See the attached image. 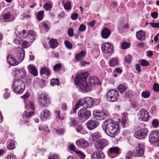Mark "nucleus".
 Here are the masks:
<instances>
[{
    "instance_id": "f257e3e1",
    "label": "nucleus",
    "mask_w": 159,
    "mask_h": 159,
    "mask_svg": "<svg viewBox=\"0 0 159 159\" xmlns=\"http://www.w3.org/2000/svg\"><path fill=\"white\" fill-rule=\"evenodd\" d=\"M102 128L106 133L111 137L115 136L120 132L119 124L112 120H107L104 121Z\"/></svg>"
},
{
    "instance_id": "f03ea898",
    "label": "nucleus",
    "mask_w": 159,
    "mask_h": 159,
    "mask_svg": "<svg viewBox=\"0 0 159 159\" xmlns=\"http://www.w3.org/2000/svg\"><path fill=\"white\" fill-rule=\"evenodd\" d=\"M88 75V73L87 72L78 74L77 75L75 78V84L79 85L80 89L83 92H87L91 89L90 84H89L86 80Z\"/></svg>"
},
{
    "instance_id": "7ed1b4c3",
    "label": "nucleus",
    "mask_w": 159,
    "mask_h": 159,
    "mask_svg": "<svg viewBox=\"0 0 159 159\" xmlns=\"http://www.w3.org/2000/svg\"><path fill=\"white\" fill-rule=\"evenodd\" d=\"M25 86V84L22 80H16L13 82L12 88L15 93L21 94L24 90Z\"/></svg>"
},
{
    "instance_id": "20e7f679",
    "label": "nucleus",
    "mask_w": 159,
    "mask_h": 159,
    "mask_svg": "<svg viewBox=\"0 0 159 159\" xmlns=\"http://www.w3.org/2000/svg\"><path fill=\"white\" fill-rule=\"evenodd\" d=\"M119 93L118 91L114 89L109 90L106 94L107 98L108 101L111 102L116 101L118 99Z\"/></svg>"
},
{
    "instance_id": "39448f33",
    "label": "nucleus",
    "mask_w": 159,
    "mask_h": 159,
    "mask_svg": "<svg viewBox=\"0 0 159 159\" xmlns=\"http://www.w3.org/2000/svg\"><path fill=\"white\" fill-rule=\"evenodd\" d=\"M149 141L151 143H155L157 146H159V130L153 131L149 135Z\"/></svg>"
},
{
    "instance_id": "423d86ee",
    "label": "nucleus",
    "mask_w": 159,
    "mask_h": 159,
    "mask_svg": "<svg viewBox=\"0 0 159 159\" xmlns=\"http://www.w3.org/2000/svg\"><path fill=\"white\" fill-rule=\"evenodd\" d=\"M78 115L79 120H87L91 116V111L85 108H83L79 111Z\"/></svg>"
},
{
    "instance_id": "0eeeda50",
    "label": "nucleus",
    "mask_w": 159,
    "mask_h": 159,
    "mask_svg": "<svg viewBox=\"0 0 159 159\" xmlns=\"http://www.w3.org/2000/svg\"><path fill=\"white\" fill-rule=\"evenodd\" d=\"M39 104L42 107H47L50 104V100L47 96L43 93H42L39 97Z\"/></svg>"
},
{
    "instance_id": "6e6552de",
    "label": "nucleus",
    "mask_w": 159,
    "mask_h": 159,
    "mask_svg": "<svg viewBox=\"0 0 159 159\" xmlns=\"http://www.w3.org/2000/svg\"><path fill=\"white\" fill-rule=\"evenodd\" d=\"M109 143V141L107 139H102L96 142L95 145L98 150L101 151L107 146Z\"/></svg>"
},
{
    "instance_id": "1a4fd4ad",
    "label": "nucleus",
    "mask_w": 159,
    "mask_h": 159,
    "mask_svg": "<svg viewBox=\"0 0 159 159\" xmlns=\"http://www.w3.org/2000/svg\"><path fill=\"white\" fill-rule=\"evenodd\" d=\"M148 132V129L144 128L136 132L134 134V136L139 139H144L147 136Z\"/></svg>"
},
{
    "instance_id": "9d476101",
    "label": "nucleus",
    "mask_w": 159,
    "mask_h": 159,
    "mask_svg": "<svg viewBox=\"0 0 159 159\" xmlns=\"http://www.w3.org/2000/svg\"><path fill=\"white\" fill-rule=\"evenodd\" d=\"M145 147L142 143L139 144L138 147L134 150V155L135 157H141L144 152Z\"/></svg>"
},
{
    "instance_id": "9b49d317",
    "label": "nucleus",
    "mask_w": 159,
    "mask_h": 159,
    "mask_svg": "<svg viewBox=\"0 0 159 159\" xmlns=\"http://www.w3.org/2000/svg\"><path fill=\"white\" fill-rule=\"evenodd\" d=\"M138 116L139 119L143 121H147L149 119V114L148 112L143 109H142L139 111Z\"/></svg>"
},
{
    "instance_id": "f8f14e48",
    "label": "nucleus",
    "mask_w": 159,
    "mask_h": 159,
    "mask_svg": "<svg viewBox=\"0 0 159 159\" xmlns=\"http://www.w3.org/2000/svg\"><path fill=\"white\" fill-rule=\"evenodd\" d=\"M101 48L102 52L104 53H110L113 51V47L110 43L107 42L102 45Z\"/></svg>"
},
{
    "instance_id": "ddd939ff",
    "label": "nucleus",
    "mask_w": 159,
    "mask_h": 159,
    "mask_svg": "<svg viewBox=\"0 0 159 159\" xmlns=\"http://www.w3.org/2000/svg\"><path fill=\"white\" fill-rule=\"evenodd\" d=\"M87 128L90 130H92L96 128L99 125V123L97 120H90L86 123Z\"/></svg>"
},
{
    "instance_id": "4468645a",
    "label": "nucleus",
    "mask_w": 159,
    "mask_h": 159,
    "mask_svg": "<svg viewBox=\"0 0 159 159\" xmlns=\"http://www.w3.org/2000/svg\"><path fill=\"white\" fill-rule=\"evenodd\" d=\"M93 116L97 119L98 120H103L107 116L106 114L102 111H94L93 113Z\"/></svg>"
},
{
    "instance_id": "2eb2a0df",
    "label": "nucleus",
    "mask_w": 159,
    "mask_h": 159,
    "mask_svg": "<svg viewBox=\"0 0 159 159\" xmlns=\"http://www.w3.org/2000/svg\"><path fill=\"white\" fill-rule=\"evenodd\" d=\"M14 72V75L17 78H23L26 74V71L24 68L20 69H16L15 70Z\"/></svg>"
},
{
    "instance_id": "dca6fc26",
    "label": "nucleus",
    "mask_w": 159,
    "mask_h": 159,
    "mask_svg": "<svg viewBox=\"0 0 159 159\" xmlns=\"http://www.w3.org/2000/svg\"><path fill=\"white\" fill-rule=\"evenodd\" d=\"M76 143L78 147L83 148H87L89 145V142L83 139L77 140Z\"/></svg>"
},
{
    "instance_id": "f3484780",
    "label": "nucleus",
    "mask_w": 159,
    "mask_h": 159,
    "mask_svg": "<svg viewBox=\"0 0 159 159\" xmlns=\"http://www.w3.org/2000/svg\"><path fill=\"white\" fill-rule=\"evenodd\" d=\"M84 107L86 108H90L94 103L93 99L91 97H88L84 99Z\"/></svg>"
},
{
    "instance_id": "a211bd4d",
    "label": "nucleus",
    "mask_w": 159,
    "mask_h": 159,
    "mask_svg": "<svg viewBox=\"0 0 159 159\" xmlns=\"http://www.w3.org/2000/svg\"><path fill=\"white\" fill-rule=\"evenodd\" d=\"M51 115V112L48 109H45L43 111L40 113L41 118L43 120H45L48 118Z\"/></svg>"
},
{
    "instance_id": "6ab92c4d",
    "label": "nucleus",
    "mask_w": 159,
    "mask_h": 159,
    "mask_svg": "<svg viewBox=\"0 0 159 159\" xmlns=\"http://www.w3.org/2000/svg\"><path fill=\"white\" fill-rule=\"evenodd\" d=\"M111 31L110 30L107 28H105L101 31V35L104 39L108 38L111 35Z\"/></svg>"
},
{
    "instance_id": "aec40b11",
    "label": "nucleus",
    "mask_w": 159,
    "mask_h": 159,
    "mask_svg": "<svg viewBox=\"0 0 159 159\" xmlns=\"http://www.w3.org/2000/svg\"><path fill=\"white\" fill-rule=\"evenodd\" d=\"M7 61L9 65L12 66L17 65L19 63V62L16 61L11 55L8 56Z\"/></svg>"
},
{
    "instance_id": "412c9836",
    "label": "nucleus",
    "mask_w": 159,
    "mask_h": 159,
    "mask_svg": "<svg viewBox=\"0 0 159 159\" xmlns=\"http://www.w3.org/2000/svg\"><path fill=\"white\" fill-rule=\"evenodd\" d=\"M136 37L138 40L141 41H143L146 39L145 33L142 30L137 32Z\"/></svg>"
},
{
    "instance_id": "4be33fe9",
    "label": "nucleus",
    "mask_w": 159,
    "mask_h": 159,
    "mask_svg": "<svg viewBox=\"0 0 159 159\" xmlns=\"http://www.w3.org/2000/svg\"><path fill=\"white\" fill-rule=\"evenodd\" d=\"M25 52L24 50H21L17 54L16 58L19 62H21L25 57Z\"/></svg>"
},
{
    "instance_id": "5701e85b",
    "label": "nucleus",
    "mask_w": 159,
    "mask_h": 159,
    "mask_svg": "<svg viewBox=\"0 0 159 159\" xmlns=\"http://www.w3.org/2000/svg\"><path fill=\"white\" fill-rule=\"evenodd\" d=\"M89 84H90V87L93 84V85L98 84L99 83L98 79L96 77L93 76L90 78L89 80Z\"/></svg>"
},
{
    "instance_id": "b1692460",
    "label": "nucleus",
    "mask_w": 159,
    "mask_h": 159,
    "mask_svg": "<svg viewBox=\"0 0 159 159\" xmlns=\"http://www.w3.org/2000/svg\"><path fill=\"white\" fill-rule=\"evenodd\" d=\"M28 70L31 74L34 76H36L38 74L37 70L35 66L33 65H30L28 67Z\"/></svg>"
},
{
    "instance_id": "393cba45",
    "label": "nucleus",
    "mask_w": 159,
    "mask_h": 159,
    "mask_svg": "<svg viewBox=\"0 0 159 159\" xmlns=\"http://www.w3.org/2000/svg\"><path fill=\"white\" fill-rule=\"evenodd\" d=\"M109 66L113 67L118 66V60L117 58H113L111 59L109 61Z\"/></svg>"
},
{
    "instance_id": "a878e982",
    "label": "nucleus",
    "mask_w": 159,
    "mask_h": 159,
    "mask_svg": "<svg viewBox=\"0 0 159 159\" xmlns=\"http://www.w3.org/2000/svg\"><path fill=\"white\" fill-rule=\"evenodd\" d=\"M86 52L84 51H82L80 53L77 54L75 57L76 61H81L85 57Z\"/></svg>"
},
{
    "instance_id": "bb28decb",
    "label": "nucleus",
    "mask_w": 159,
    "mask_h": 159,
    "mask_svg": "<svg viewBox=\"0 0 159 159\" xmlns=\"http://www.w3.org/2000/svg\"><path fill=\"white\" fill-rule=\"evenodd\" d=\"M13 16L10 13H6L3 17V19L6 20V21L7 22L13 21L14 19H13Z\"/></svg>"
},
{
    "instance_id": "cd10ccee",
    "label": "nucleus",
    "mask_w": 159,
    "mask_h": 159,
    "mask_svg": "<svg viewBox=\"0 0 159 159\" xmlns=\"http://www.w3.org/2000/svg\"><path fill=\"white\" fill-rule=\"evenodd\" d=\"M92 140L93 141H96L98 139L102 137L101 134L99 132H96L91 135Z\"/></svg>"
},
{
    "instance_id": "c85d7f7f",
    "label": "nucleus",
    "mask_w": 159,
    "mask_h": 159,
    "mask_svg": "<svg viewBox=\"0 0 159 159\" xmlns=\"http://www.w3.org/2000/svg\"><path fill=\"white\" fill-rule=\"evenodd\" d=\"M50 44L52 49L56 48L58 45V42L56 39L52 38L50 40Z\"/></svg>"
},
{
    "instance_id": "c756f323",
    "label": "nucleus",
    "mask_w": 159,
    "mask_h": 159,
    "mask_svg": "<svg viewBox=\"0 0 159 159\" xmlns=\"http://www.w3.org/2000/svg\"><path fill=\"white\" fill-rule=\"evenodd\" d=\"M109 150L111 153L118 154L119 152L120 148L118 147H113L109 148Z\"/></svg>"
},
{
    "instance_id": "7c9ffc66",
    "label": "nucleus",
    "mask_w": 159,
    "mask_h": 159,
    "mask_svg": "<svg viewBox=\"0 0 159 159\" xmlns=\"http://www.w3.org/2000/svg\"><path fill=\"white\" fill-rule=\"evenodd\" d=\"M104 157L102 153L100 154L98 152H94L91 155L92 159H99L100 157L101 158L102 157Z\"/></svg>"
},
{
    "instance_id": "2f4dec72",
    "label": "nucleus",
    "mask_w": 159,
    "mask_h": 159,
    "mask_svg": "<svg viewBox=\"0 0 159 159\" xmlns=\"http://www.w3.org/2000/svg\"><path fill=\"white\" fill-rule=\"evenodd\" d=\"M69 124L70 127H74L78 124V123L74 117L70 118V121Z\"/></svg>"
},
{
    "instance_id": "473e14b6",
    "label": "nucleus",
    "mask_w": 159,
    "mask_h": 159,
    "mask_svg": "<svg viewBox=\"0 0 159 159\" xmlns=\"http://www.w3.org/2000/svg\"><path fill=\"white\" fill-rule=\"evenodd\" d=\"M34 113V111H25L23 114L22 116L25 118H28L31 116Z\"/></svg>"
},
{
    "instance_id": "72a5a7b5",
    "label": "nucleus",
    "mask_w": 159,
    "mask_h": 159,
    "mask_svg": "<svg viewBox=\"0 0 159 159\" xmlns=\"http://www.w3.org/2000/svg\"><path fill=\"white\" fill-rule=\"evenodd\" d=\"M117 89L120 93H123L126 90L127 87L123 85H120L118 87Z\"/></svg>"
},
{
    "instance_id": "f704fd0d",
    "label": "nucleus",
    "mask_w": 159,
    "mask_h": 159,
    "mask_svg": "<svg viewBox=\"0 0 159 159\" xmlns=\"http://www.w3.org/2000/svg\"><path fill=\"white\" fill-rule=\"evenodd\" d=\"M60 111L59 110H56L55 111V116L57 119H59L61 120L64 119V116L63 115H60Z\"/></svg>"
},
{
    "instance_id": "c9c22d12",
    "label": "nucleus",
    "mask_w": 159,
    "mask_h": 159,
    "mask_svg": "<svg viewBox=\"0 0 159 159\" xmlns=\"http://www.w3.org/2000/svg\"><path fill=\"white\" fill-rule=\"evenodd\" d=\"M75 106V109H78L80 106H84V99L80 100L77 102Z\"/></svg>"
},
{
    "instance_id": "e433bc0d",
    "label": "nucleus",
    "mask_w": 159,
    "mask_h": 159,
    "mask_svg": "<svg viewBox=\"0 0 159 159\" xmlns=\"http://www.w3.org/2000/svg\"><path fill=\"white\" fill-rule=\"evenodd\" d=\"M44 11H41L38 12L37 16V19L39 20H41L43 19L44 16Z\"/></svg>"
},
{
    "instance_id": "4c0bfd02",
    "label": "nucleus",
    "mask_w": 159,
    "mask_h": 159,
    "mask_svg": "<svg viewBox=\"0 0 159 159\" xmlns=\"http://www.w3.org/2000/svg\"><path fill=\"white\" fill-rule=\"evenodd\" d=\"M59 157V155L54 153H51L48 156V159H58Z\"/></svg>"
},
{
    "instance_id": "58836bf2",
    "label": "nucleus",
    "mask_w": 159,
    "mask_h": 159,
    "mask_svg": "<svg viewBox=\"0 0 159 159\" xmlns=\"http://www.w3.org/2000/svg\"><path fill=\"white\" fill-rule=\"evenodd\" d=\"M25 107L27 109L30 108L31 110L32 111L34 110V104L32 102H30L27 104H25Z\"/></svg>"
},
{
    "instance_id": "ea45409f",
    "label": "nucleus",
    "mask_w": 159,
    "mask_h": 159,
    "mask_svg": "<svg viewBox=\"0 0 159 159\" xmlns=\"http://www.w3.org/2000/svg\"><path fill=\"white\" fill-rule=\"evenodd\" d=\"M64 2H62V3L64 5V8L66 10H69L71 8V3L69 1H67L65 3H64Z\"/></svg>"
},
{
    "instance_id": "a19ab883",
    "label": "nucleus",
    "mask_w": 159,
    "mask_h": 159,
    "mask_svg": "<svg viewBox=\"0 0 159 159\" xmlns=\"http://www.w3.org/2000/svg\"><path fill=\"white\" fill-rule=\"evenodd\" d=\"M40 74L41 75L45 74H46L47 75H50V72L48 69L44 67L41 69Z\"/></svg>"
},
{
    "instance_id": "79ce46f5",
    "label": "nucleus",
    "mask_w": 159,
    "mask_h": 159,
    "mask_svg": "<svg viewBox=\"0 0 159 159\" xmlns=\"http://www.w3.org/2000/svg\"><path fill=\"white\" fill-rule=\"evenodd\" d=\"M27 34L30 36L29 38L33 37L32 39H33L34 40H35V37L36 36V34L32 30H30L27 32Z\"/></svg>"
},
{
    "instance_id": "37998d69",
    "label": "nucleus",
    "mask_w": 159,
    "mask_h": 159,
    "mask_svg": "<svg viewBox=\"0 0 159 159\" xmlns=\"http://www.w3.org/2000/svg\"><path fill=\"white\" fill-rule=\"evenodd\" d=\"M52 7V5L50 2L46 3L43 6L44 8L48 11L50 10Z\"/></svg>"
},
{
    "instance_id": "c03bdc74",
    "label": "nucleus",
    "mask_w": 159,
    "mask_h": 159,
    "mask_svg": "<svg viewBox=\"0 0 159 159\" xmlns=\"http://www.w3.org/2000/svg\"><path fill=\"white\" fill-rule=\"evenodd\" d=\"M59 84V81L57 79H52L50 81V84L51 86H54L55 85H58Z\"/></svg>"
},
{
    "instance_id": "a18cd8bd",
    "label": "nucleus",
    "mask_w": 159,
    "mask_h": 159,
    "mask_svg": "<svg viewBox=\"0 0 159 159\" xmlns=\"http://www.w3.org/2000/svg\"><path fill=\"white\" fill-rule=\"evenodd\" d=\"M48 127L46 126H43L42 125H40L39 127V130H43L45 132L48 133L49 132V130L48 129Z\"/></svg>"
},
{
    "instance_id": "49530a36",
    "label": "nucleus",
    "mask_w": 159,
    "mask_h": 159,
    "mask_svg": "<svg viewBox=\"0 0 159 159\" xmlns=\"http://www.w3.org/2000/svg\"><path fill=\"white\" fill-rule=\"evenodd\" d=\"M152 125L154 128H157L159 125L158 120L157 119H154L152 122Z\"/></svg>"
},
{
    "instance_id": "de8ad7c7",
    "label": "nucleus",
    "mask_w": 159,
    "mask_h": 159,
    "mask_svg": "<svg viewBox=\"0 0 159 159\" xmlns=\"http://www.w3.org/2000/svg\"><path fill=\"white\" fill-rule=\"evenodd\" d=\"M125 96L127 98H132L133 96V93L131 90L127 91L126 92Z\"/></svg>"
},
{
    "instance_id": "09e8293b",
    "label": "nucleus",
    "mask_w": 159,
    "mask_h": 159,
    "mask_svg": "<svg viewBox=\"0 0 159 159\" xmlns=\"http://www.w3.org/2000/svg\"><path fill=\"white\" fill-rule=\"evenodd\" d=\"M142 95L144 98H149L150 96V94L149 92L144 91L142 92Z\"/></svg>"
},
{
    "instance_id": "8fccbe9b",
    "label": "nucleus",
    "mask_w": 159,
    "mask_h": 159,
    "mask_svg": "<svg viewBox=\"0 0 159 159\" xmlns=\"http://www.w3.org/2000/svg\"><path fill=\"white\" fill-rule=\"evenodd\" d=\"M64 44L66 47L68 49H70L72 48V44L68 40L65 41Z\"/></svg>"
},
{
    "instance_id": "3c124183",
    "label": "nucleus",
    "mask_w": 159,
    "mask_h": 159,
    "mask_svg": "<svg viewBox=\"0 0 159 159\" xmlns=\"http://www.w3.org/2000/svg\"><path fill=\"white\" fill-rule=\"evenodd\" d=\"M149 63L147 60L143 59L141 61L140 64L143 66H146L149 65Z\"/></svg>"
},
{
    "instance_id": "603ef678",
    "label": "nucleus",
    "mask_w": 159,
    "mask_h": 159,
    "mask_svg": "<svg viewBox=\"0 0 159 159\" xmlns=\"http://www.w3.org/2000/svg\"><path fill=\"white\" fill-rule=\"evenodd\" d=\"M130 46V44L129 43L123 42L121 45V48L122 49H126Z\"/></svg>"
},
{
    "instance_id": "864d4df0",
    "label": "nucleus",
    "mask_w": 159,
    "mask_h": 159,
    "mask_svg": "<svg viewBox=\"0 0 159 159\" xmlns=\"http://www.w3.org/2000/svg\"><path fill=\"white\" fill-rule=\"evenodd\" d=\"M67 33L68 36L70 37H71L74 35V30L73 28H70L68 31Z\"/></svg>"
},
{
    "instance_id": "5fc2aeb1",
    "label": "nucleus",
    "mask_w": 159,
    "mask_h": 159,
    "mask_svg": "<svg viewBox=\"0 0 159 159\" xmlns=\"http://www.w3.org/2000/svg\"><path fill=\"white\" fill-rule=\"evenodd\" d=\"M76 152L77 153L80 159H84L85 158V154L80 151H77Z\"/></svg>"
},
{
    "instance_id": "6e6d98bb",
    "label": "nucleus",
    "mask_w": 159,
    "mask_h": 159,
    "mask_svg": "<svg viewBox=\"0 0 159 159\" xmlns=\"http://www.w3.org/2000/svg\"><path fill=\"white\" fill-rule=\"evenodd\" d=\"M15 145L13 142H11L7 146V148L9 150H12L15 148Z\"/></svg>"
},
{
    "instance_id": "4d7b16f0",
    "label": "nucleus",
    "mask_w": 159,
    "mask_h": 159,
    "mask_svg": "<svg viewBox=\"0 0 159 159\" xmlns=\"http://www.w3.org/2000/svg\"><path fill=\"white\" fill-rule=\"evenodd\" d=\"M62 67V65L60 63L56 64L54 67L53 69L55 71H57Z\"/></svg>"
},
{
    "instance_id": "13d9d810",
    "label": "nucleus",
    "mask_w": 159,
    "mask_h": 159,
    "mask_svg": "<svg viewBox=\"0 0 159 159\" xmlns=\"http://www.w3.org/2000/svg\"><path fill=\"white\" fill-rule=\"evenodd\" d=\"M133 157L132 152L131 151H128L126 154V159H130Z\"/></svg>"
},
{
    "instance_id": "bf43d9fd",
    "label": "nucleus",
    "mask_w": 159,
    "mask_h": 159,
    "mask_svg": "<svg viewBox=\"0 0 159 159\" xmlns=\"http://www.w3.org/2000/svg\"><path fill=\"white\" fill-rule=\"evenodd\" d=\"M149 24L153 28H159V23H150Z\"/></svg>"
},
{
    "instance_id": "052dcab7",
    "label": "nucleus",
    "mask_w": 159,
    "mask_h": 159,
    "mask_svg": "<svg viewBox=\"0 0 159 159\" xmlns=\"http://www.w3.org/2000/svg\"><path fill=\"white\" fill-rule=\"evenodd\" d=\"M86 29V26L84 24H81L79 26V30L80 31H84Z\"/></svg>"
},
{
    "instance_id": "680f3d73",
    "label": "nucleus",
    "mask_w": 159,
    "mask_h": 159,
    "mask_svg": "<svg viewBox=\"0 0 159 159\" xmlns=\"http://www.w3.org/2000/svg\"><path fill=\"white\" fill-rule=\"evenodd\" d=\"M125 61L129 63L131 61V57L129 55L126 56L125 58Z\"/></svg>"
},
{
    "instance_id": "e2e57ef3",
    "label": "nucleus",
    "mask_w": 159,
    "mask_h": 159,
    "mask_svg": "<svg viewBox=\"0 0 159 159\" xmlns=\"http://www.w3.org/2000/svg\"><path fill=\"white\" fill-rule=\"evenodd\" d=\"M153 89L155 91H159V84L157 83L154 84L153 86Z\"/></svg>"
},
{
    "instance_id": "0e129e2a",
    "label": "nucleus",
    "mask_w": 159,
    "mask_h": 159,
    "mask_svg": "<svg viewBox=\"0 0 159 159\" xmlns=\"http://www.w3.org/2000/svg\"><path fill=\"white\" fill-rule=\"evenodd\" d=\"M152 17L154 18H157L158 16V13L157 12H154L151 13Z\"/></svg>"
},
{
    "instance_id": "69168bd1",
    "label": "nucleus",
    "mask_w": 159,
    "mask_h": 159,
    "mask_svg": "<svg viewBox=\"0 0 159 159\" xmlns=\"http://www.w3.org/2000/svg\"><path fill=\"white\" fill-rule=\"evenodd\" d=\"M22 46L23 48H27L28 47L27 41H24L22 43Z\"/></svg>"
},
{
    "instance_id": "338daca9",
    "label": "nucleus",
    "mask_w": 159,
    "mask_h": 159,
    "mask_svg": "<svg viewBox=\"0 0 159 159\" xmlns=\"http://www.w3.org/2000/svg\"><path fill=\"white\" fill-rule=\"evenodd\" d=\"M78 15L77 13H75L72 15L71 16V18L73 20H75L77 19Z\"/></svg>"
},
{
    "instance_id": "774afa93",
    "label": "nucleus",
    "mask_w": 159,
    "mask_h": 159,
    "mask_svg": "<svg viewBox=\"0 0 159 159\" xmlns=\"http://www.w3.org/2000/svg\"><path fill=\"white\" fill-rule=\"evenodd\" d=\"M20 39L19 37H16L14 40V43L16 44H19L20 43Z\"/></svg>"
}]
</instances>
